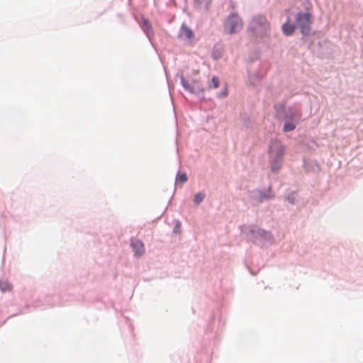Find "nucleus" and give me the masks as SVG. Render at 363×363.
Returning <instances> with one entry per match:
<instances>
[{
    "label": "nucleus",
    "mask_w": 363,
    "mask_h": 363,
    "mask_svg": "<svg viewBox=\"0 0 363 363\" xmlns=\"http://www.w3.org/2000/svg\"><path fill=\"white\" fill-rule=\"evenodd\" d=\"M284 154V145L278 141L272 143L269 149V162L273 172H277L281 167Z\"/></svg>",
    "instance_id": "nucleus-1"
},
{
    "label": "nucleus",
    "mask_w": 363,
    "mask_h": 363,
    "mask_svg": "<svg viewBox=\"0 0 363 363\" xmlns=\"http://www.w3.org/2000/svg\"><path fill=\"white\" fill-rule=\"evenodd\" d=\"M250 28L256 35L262 38L269 34L270 26L267 18L259 15L251 21Z\"/></svg>",
    "instance_id": "nucleus-2"
},
{
    "label": "nucleus",
    "mask_w": 363,
    "mask_h": 363,
    "mask_svg": "<svg viewBox=\"0 0 363 363\" xmlns=\"http://www.w3.org/2000/svg\"><path fill=\"white\" fill-rule=\"evenodd\" d=\"M242 28V20L237 14L230 16L225 23V31L229 34L238 32Z\"/></svg>",
    "instance_id": "nucleus-3"
},
{
    "label": "nucleus",
    "mask_w": 363,
    "mask_h": 363,
    "mask_svg": "<svg viewBox=\"0 0 363 363\" xmlns=\"http://www.w3.org/2000/svg\"><path fill=\"white\" fill-rule=\"evenodd\" d=\"M312 23L311 16L308 13H299L296 18V26L301 30L303 35H306L310 33Z\"/></svg>",
    "instance_id": "nucleus-4"
},
{
    "label": "nucleus",
    "mask_w": 363,
    "mask_h": 363,
    "mask_svg": "<svg viewBox=\"0 0 363 363\" xmlns=\"http://www.w3.org/2000/svg\"><path fill=\"white\" fill-rule=\"evenodd\" d=\"M301 113L299 111H296L294 113L287 116L286 121L284 125V132H291L296 128V123L301 120Z\"/></svg>",
    "instance_id": "nucleus-5"
},
{
    "label": "nucleus",
    "mask_w": 363,
    "mask_h": 363,
    "mask_svg": "<svg viewBox=\"0 0 363 363\" xmlns=\"http://www.w3.org/2000/svg\"><path fill=\"white\" fill-rule=\"evenodd\" d=\"M130 246L135 257H141L145 253V245L142 241L138 240H133Z\"/></svg>",
    "instance_id": "nucleus-6"
},
{
    "label": "nucleus",
    "mask_w": 363,
    "mask_h": 363,
    "mask_svg": "<svg viewBox=\"0 0 363 363\" xmlns=\"http://www.w3.org/2000/svg\"><path fill=\"white\" fill-rule=\"evenodd\" d=\"M180 36L182 38H184L188 40H191L194 36V33L190 28H189L187 26L183 25L182 26L181 31H180Z\"/></svg>",
    "instance_id": "nucleus-7"
},
{
    "label": "nucleus",
    "mask_w": 363,
    "mask_h": 363,
    "mask_svg": "<svg viewBox=\"0 0 363 363\" xmlns=\"http://www.w3.org/2000/svg\"><path fill=\"white\" fill-rule=\"evenodd\" d=\"M282 30L286 35H291L295 30V26L287 22L282 26Z\"/></svg>",
    "instance_id": "nucleus-8"
},
{
    "label": "nucleus",
    "mask_w": 363,
    "mask_h": 363,
    "mask_svg": "<svg viewBox=\"0 0 363 363\" xmlns=\"http://www.w3.org/2000/svg\"><path fill=\"white\" fill-rule=\"evenodd\" d=\"M181 82L183 86L189 91L190 92H194L195 91V85L193 86L190 85L189 82L183 77H181Z\"/></svg>",
    "instance_id": "nucleus-9"
},
{
    "label": "nucleus",
    "mask_w": 363,
    "mask_h": 363,
    "mask_svg": "<svg viewBox=\"0 0 363 363\" xmlns=\"http://www.w3.org/2000/svg\"><path fill=\"white\" fill-rule=\"evenodd\" d=\"M204 197H205V195L203 193L199 192V193L195 194L194 198V201L196 204H199L201 202L203 201Z\"/></svg>",
    "instance_id": "nucleus-10"
},
{
    "label": "nucleus",
    "mask_w": 363,
    "mask_h": 363,
    "mask_svg": "<svg viewBox=\"0 0 363 363\" xmlns=\"http://www.w3.org/2000/svg\"><path fill=\"white\" fill-rule=\"evenodd\" d=\"M0 288L2 291H8L11 290L12 286L9 283L6 281L0 283Z\"/></svg>",
    "instance_id": "nucleus-11"
},
{
    "label": "nucleus",
    "mask_w": 363,
    "mask_h": 363,
    "mask_svg": "<svg viewBox=\"0 0 363 363\" xmlns=\"http://www.w3.org/2000/svg\"><path fill=\"white\" fill-rule=\"evenodd\" d=\"M177 181L183 184L187 181V175L186 173H179L177 177Z\"/></svg>",
    "instance_id": "nucleus-12"
},
{
    "label": "nucleus",
    "mask_w": 363,
    "mask_h": 363,
    "mask_svg": "<svg viewBox=\"0 0 363 363\" xmlns=\"http://www.w3.org/2000/svg\"><path fill=\"white\" fill-rule=\"evenodd\" d=\"M211 87L216 89L218 88L219 86V79L217 77H213L211 79Z\"/></svg>",
    "instance_id": "nucleus-13"
},
{
    "label": "nucleus",
    "mask_w": 363,
    "mask_h": 363,
    "mask_svg": "<svg viewBox=\"0 0 363 363\" xmlns=\"http://www.w3.org/2000/svg\"><path fill=\"white\" fill-rule=\"evenodd\" d=\"M180 225H181L180 223H179V222H178V223H177V227H178V228H179V227H180Z\"/></svg>",
    "instance_id": "nucleus-14"
}]
</instances>
